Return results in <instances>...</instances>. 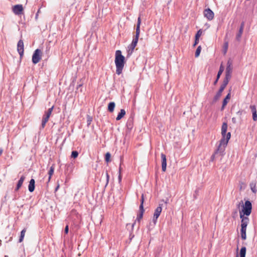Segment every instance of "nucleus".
I'll return each instance as SVG.
<instances>
[{
	"label": "nucleus",
	"mask_w": 257,
	"mask_h": 257,
	"mask_svg": "<svg viewBox=\"0 0 257 257\" xmlns=\"http://www.w3.org/2000/svg\"><path fill=\"white\" fill-rule=\"evenodd\" d=\"M115 64L116 66V73L120 75L122 73V69L125 64V58L121 54L120 50H117L115 54Z\"/></svg>",
	"instance_id": "f257e3e1"
},
{
	"label": "nucleus",
	"mask_w": 257,
	"mask_h": 257,
	"mask_svg": "<svg viewBox=\"0 0 257 257\" xmlns=\"http://www.w3.org/2000/svg\"><path fill=\"white\" fill-rule=\"evenodd\" d=\"M230 133L228 132L226 135V139H221L219 141V145L215 151L216 154H218V156L221 157H222L224 155V151L227 145L228 141L230 139Z\"/></svg>",
	"instance_id": "f03ea898"
},
{
	"label": "nucleus",
	"mask_w": 257,
	"mask_h": 257,
	"mask_svg": "<svg viewBox=\"0 0 257 257\" xmlns=\"http://www.w3.org/2000/svg\"><path fill=\"white\" fill-rule=\"evenodd\" d=\"M241 204H242V209L241 211H240L239 212L240 216L241 214L243 215V216L247 217L250 214L252 209V205L250 201L247 200L245 202V203L243 205V201H241L239 202L238 206Z\"/></svg>",
	"instance_id": "7ed1b4c3"
},
{
	"label": "nucleus",
	"mask_w": 257,
	"mask_h": 257,
	"mask_svg": "<svg viewBox=\"0 0 257 257\" xmlns=\"http://www.w3.org/2000/svg\"><path fill=\"white\" fill-rule=\"evenodd\" d=\"M141 24V19L139 17L138 19L137 25L136 28V36L133 39V41L130 45V49L133 51L136 47L139 40V37L140 34V25Z\"/></svg>",
	"instance_id": "20e7f679"
},
{
	"label": "nucleus",
	"mask_w": 257,
	"mask_h": 257,
	"mask_svg": "<svg viewBox=\"0 0 257 257\" xmlns=\"http://www.w3.org/2000/svg\"><path fill=\"white\" fill-rule=\"evenodd\" d=\"M240 218L241 219V237L243 240H245L246 238V227L249 222V218L248 217L243 216V215H240Z\"/></svg>",
	"instance_id": "39448f33"
},
{
	"label": "nucleus",
	"mask_w": 257,
	"mask_h": 257,
	"mask_svg": "<svg viewBox=\"0 0 257 257\" xmlns=\"http://www.w3.org/2000/svg\"><path fill=\"white\" fill-rule=\"evenodd\" d=\"M162 211V204H159V206H158L155 210V212L154 213L153 218V220H152L154 225H156L157 221V219H158V217H159V216L160 215V214H161Z\"/></svg>",
	"instance_id": "423d86ee"
},
{
	"label": "nucleus",
	"mask_w": 257,
	"mask_h": 257,
	"mask_svg": "<svg viewBox=\"0 0 257 257\" xmlns=\"http://www.w3.org/2000/svg\"><path fill=\"white\" fill-rule=\"evenodd\" d=\"M41 51L40 49H37L34 52L32 56V62L34 64L38 63L41 59Z\"/></svg>",
	"instance_id": "0eeeda50"
},
{
	"label": "nucleus",
	"mask_w": 257,
	"mask_h": 257,
	"mask_svg": "<svg viewBox=\"0 0 257 257\" xmlns=\"http://www.w3.org/2000/svg\"><path fill=\"white\" fill-rule=\"evenodd\" d=\"M17 51L19 53L20 58H22L24 55V42L22 40H20L17 44Z\"/></svg>",
	"instance_id": "6e6552de"
},
{
	"label": "nucleus",
	"mask_w": 257,
	"mask_h": 257,
	"mask_svg": "<svg viewBox=\"0 0 257 257\" xmlns=\"http://www.w3.org/2000/svg\"><path fill=\"white\" fill-rule=\"evenodd\" d=\"M232 72V63L230 61H228L227 63V67L225 70V77L231 78Z\"/></svg>",
	"instance_id": "1a4fd4ad"
},
{
	"label": "nucleus",
	"mask_w": 257,
	"mask_h": 257,
	"mask_svg": "<svg viewBox=\"0 0 257 257\" xmlns=\"http://www.w3.org/2000/svg\"><path fill=\"white\" fill-rule=\"evenodd\" d=\"M203 14L204 17L209 21L212 20L214 18V13L210 9H205Z\"/></svg>",
	"instance_id": "9d476101"
},
{
	"label": "nucleus",
	"mask_w": 257,
	"mask_h": 257,
	"mask_svg": "<svg viewBox=\"0 0 257 257\" xmlns=\"http://www.w3.org/2000/svg\"><path fill=\"white\" fill-rule=\"evenodd\" d=\"M23 8L22 5H17L14 6L13 11L16 15H19L22 14Z\"/></svg>",
	"instance_id": "9b49d317"
},
{
	"label": "nucleus",
	"mask_w": 257,
	"mask_h": 257,
	"mask_svg": "<svg viewBox=\"0 0 257 257\" xmlns=\"http://www.w3.org/2000/svg\"><path fill=\"white\" fill-rule=\"evenodd\" d=\"M227 126H228V125H227V124L226 122L223 123L222 126H221V136H222L221 139H226V135L227 134V133H226L227 130Z\"/></svg>",
	"instance_id": "f8f14e48"
},
{
	"label": "nucleus",
	"mask_w": 257,
	"mask_h": 257,
	"mask_svg": "<svg viewBox=\"0 0 257 257\" xmlns=\"http://www.w3.org/2000/svg\"><path fill=\"white\" fill-rule=\"evenodd\" d=\"M161 159H162V171L163 172H165L166 170V166H167V160H166V155L162 153L161 154Z\"/></svg>",
	"instance_id": "ddd939ff"
},
{
	"label": "nucleus",
	"mask_w": 257,
	"mask_h": 257,
	"mask_svg": "<svg viewBox=\"0 0 257 257\" xmlns=\"http://www.w3.org/2000/svg\"><path fill=\"white\" fill-rule=\"evenodd\" d=\"M35 188V181L34 179H31L29 182L28 190L30 192H33Z\"/></svg>",
	"instance_id": "4468645a"
},
{
	"label": "nucleus",
	"mask_w": 257,
	"mask_h": 257,
	"mask_svg": "<svg viewBox=\"0 0 257 257\" xmlns=\"http://www.w3.org/2000/svg\"><path fill=\"white\" fill-rule=\"evenodd\" d=\"M250 108L252 113V119L254 121L257 120V114L256 107L255 105H250Z\"/></svg>",
	"instance_id": "2eb2a0df"
},
{
	"label": "nucleus",
	"mask_w": 257,
	"mask_h": 257,
	"mask_svg": "<svg viewBox=\"0 0 257 257\" xmlns=\"http://www.w3.org/2000/svg\"><path fill=\"white\" fill-rule=\"evenodd\" d=\"M224 71V67L222 65L220 66L219 70L218 72L217 75V78L216 80L214 82V85H216L217 83L218 79H219L220 75L222 73L223 71Z\"/></svg>",
	"instance_id": "dca6fc26"
},
{
	"label": "nucleus",
	"mask_w": 257,
	"mask_h": 257,
	"mask_svg": "<svg viewBox=\"0 0 257 257\" xmlns=\"http://www.w3.org/2000/svg\"><path fill=\"white\" fill-rule=\"evenodd\" d=\"M25 179V177L24 175H23L21 177L20 179H19V180L17 183V187L15 189L16 191L20 189V188L22 186Z\"/></svg>",
	"instance_id": "f3484780"
},
{
	"label": "nucleus",
	"mask_w": 257,
	"mask_h": 257,
	"mask_svg": "<svg viewBox=\"0 0 257 257\" xmlns=\"http://www.w3.org/2000/svg\"><path fill=\"white\" fill-rule=\"evenodd\" d=\"M224 88H225L223 87V86H220V87L218 91L217 92L215 96H214V98L215 100L218 99L220 98V97L221 95L222 92L224 90Z\"/></svg>",
	"instance_id": "a211bd4d"
},
{
	"label": "nucleus",
	"mask_w": 257,
	"mask_h": 257,
	"mask_svg": "<svg viewBox=\"0 0 257 257\" xmlns=\"http://www.w3.org/2000/svg\"><path fill=\"white\" fill-rule=\"evenodd\" d=\"M49 118L47 117L45 115H43L42 120V124L40 127V129H43L45 127L46 123L48 122Z\"/></svg>",
	"instance_id": "6ab92c4d"
},
{
	"label": "nucleus",
	"mask_w": 257,
	"mask_h": 257,
	"mask_svg": "<svg viewBox=\"0 0 257 257\" xmlns=\"http://www.w3.org/2000/svg\"><path fill=\"white\" fill-rule=\"evenodd\" d=\"M145 210L144 208L143 209L139 208V213L138 214L136 221H138L140 222L141 219L143 218V214L144 213Z\"/></svg>",
	"instance_id": "aec40b11"
},
{
	"label": "nucleus",
	"mask_w": 257,
	"mask_h": 257,
	"mask_svg": "<svg viewBox=\"0 0 257 257\" xmlns=\"http://www.w3.org/2000/svg\"><path fill=\"white\" fill-rule=\"evenodd\" d=\"M125 114V110L123 109H120V111L118 113V114L116 118V119L117 120H119L121 119L124 116Z\"/></svg>",
	"instance_id": "412c9836"
},
{
	"label": "nucleus",
	"mask_w": 257,
	"mask_h": 257,
	"mask_svg": "<svg viewBox=\"0 0 257 257\" xmlns=\"http://www.w3.org/2000/svg\"><path fill=\"white\" fill-rule=\"evenodd\" d=\"M230 98V94L229 93L225 97V98L223 99V102H222V109L224 108L225 106L227 104L228 102V100Z\"/></svg>",
	"instance_id": "4be33fe9"
},
{
	"label": "nucleus",
	"mask_w": 257,
	"mask_h": 257,
	"mask_svg": "<svg viewBox=\"0 0 257 257\" xmlns=\"http://www.w3.org/2000/svg\"><path fill=\"white\" fill-rule=\"evenodd\" d=\"M115 104L114 102H110L108 104V110L112 112L113 111Z\"/></svg>",
	"instance_id": "5701e85b"
},
{
	"label": "nucleus",
	"mask_w": 257,
	"mask_h": 257,
	"mask_svg": "<svg viewBox=\"0 0 257 257\" xmlns=\"http://www.w3.org/2000/svg\"><path fill=\"white\" fill-rule=\"evenodd\" d=\"M26 232V228L23 229L21 231V235H20V238H19V242H22L23 241V239H24V238Z\"/></svg>",
	"instance_id": "b1692460"
},
{
	"label": "nucleus",
	"mask_w": 257,
	"mask_h": 257,
	"mask_svg": "<svg viewBox=\"0 0 257 257\" xmlns=\"http://www.w3.org/2000/svg\"><path fill=\"white\" fill-rule=\"evenodd\" d=\"M54 169H55L54 166L53 165H52L50 168V170L48 172V174H49L48 181H50V180L51 178V176H52V175L54 173Z\"/></svg>",
	"instance_id": "393cba45"
},
{
	"label": "nucleus",
	"mask_w": 257,
	"mask_h": 257,
	"mask_svg": "<svg viewBox=\"0 0 257 257\" xmlns=\"http://www.w3.org/2000/svg\"><path fill=\"white\" fill-rule=\"evenodd\" d=\"M250 187L252 192L254 193H256L257 190L256 189V184L254 182H251L250 183Z\"/></svg>",
	"instance_id": "a878e982"
},
{
	"label": "nucleus",
	"mask_w": 257,
	"mask_h": 257,
	"mask_svg": "<svg viewBox=\"0 0 257 257\" xmlns=\"http://www.w3.org/2000/svg\"><path fill=\"white\" fill-rule=\"evenodd\" d=\"M230 79V78H228L227 77H225L222 84L221 85V86H223V87L225 88L226 85L228 84L229 80Z\"/></svg>",
	"instance_id": "bb28decb"
},
{
	"label": "nucleus",
	"mask_w": 257,
	"mask_h": 257,
	"mask_svg": "<svg viewBox=\"0 0 257 257\" xmlns=\"http://www.w3.org/2000/svg\"><path fill=\"white\" fill-rule=\"evenodd\" d=\"M243 31H241V30L239 29V31H238V33H237L236 35L235 39L238 42L240 41V39H241V35H242V34L243 33Z\"/></svg>",
	"instance_id": "cd10ccee"
},
{
	"label": "nucleus",
	"mask_w": 257,
	"mask_h": 257,
	"mask_svg": "<svg viewBox=\"0 0 257 257\" xmlns=\"http://www.w3.org/2000/svg\"><path fill=\"white\" fill-rule=\"evenodd\" d=\"M53 108H54V106H52L51 108H49L48 109V110L45 112L44 115H45L47 117L49 118L50 115H51V113H52V112L53 111Z\"/></svg>",
	"instance_id": "c85d7f7f"
},
{
	"label": "nucleus",
	"mask_w": 257,
	"mask_h": 257,
	"mask_svg": "<svg viewBox=\"0 0 257 257\" xmlns=\"http://www.w3.org/2000/svg\"><path fill=\"white\" fill-rule=\"evenodd\" d=\"M201 50V46H199L197 47V48L196 50L195 53V57H198L199 56V55L200 54Z\"/></svg>",
	"instance_id": "c756f323"
},
{
	"label": "nucleus",
	"mask_w": 257,
	"mask_h": 257,
	"mask_svg": "<svg viewBox=\"0 0 257 257\" xmlns=\"http://www.w3.org/2000/svg\"><path fill=\"white\" fill-rule=\"evenodd\" d=\"M144 196L143 194L141 196V204L140 205V209H143L144 208Z\"/></svg>",
	"instance_id": "7c9ffc66"
},
{
	"label": "nucleus",
	"mask_w": 257,
	"mask_h": 257,
	"mask_svg": "<svg viewBox=\"0 0 257 257\" xmlns=\"http://www.w3.org/2000/svg\"><path fill=\"white\" fill-rule=\"evenodd\" d=\"M92 119L93 118H92V116H91L89 115H87V123L88 126H89L91 124V123L92 121Z\"/></svg>",
	"instance_id": "2f4dec72"
},
{
	"label": "nucleus",
	"mask_w": 257,
	"mask_h": 257,
	"mask_svg": "<svg viewBox=\"0 0 257 257\" xmlns=\"http://www.w3.org/2000/svg\"><path fill=\"white\" fill-rule=\"evenodd\" d=\"M246 253V247L243 246L242 247L240 250V255H245Z\"/></svg>",
	"instance_id": "473e14b6"
},
{
	"label": "nucleus",
	"mask_w": 257,
	"mask_h": 257,
	"mask_svg": "<svg viewBox=\"0 0 257 257\" xmlns=\"http://www.w3.org/2000/svg\"><path fill=\"white\" fill-rule=\"evenodd\" d=\"M78 156V153L76 151H73L71 153V157L73 158H76Z\"/></svg>",
	"instance_id": "72a5a7b5"
},
{
	"label": "nucleus",
	"mask_w": 257,
	"mask_h": 257,
	"mask_svg": "<svg viewBox=\"0 0 257 257\" xmlns=\"http://www.w3.org/2000/svg\"><path fill=\"white\" fill-rule=\"evenodd\" d=\"M110 154L109 153H107L105 154V160L106 162H109L110 161Z\"/></svg>",
	"instance_id": "f704fd0d"
},
{
	"label": "nucleus",
	"mask_w": 257,
	"mask_h": 257,
	"mask_svg": "<svg viewBox=\"0 0 257 257\" xmlns=\"http://www.w3.org/2000/svg\"><path fill=\"white\" fill-rule=\"evenodd\" d=\"M201 34H202V31H201V30H199L197 32V34L195 35V38H196V39H199V37H200Z\"/></svg>",
	"instance_id": "c9c22d12"
},
{
	"label": "nucleus",
	"mask_w": 257,
	"mask_h": 257,
	"mask_svg": "<svg viewBox=\"0 0 257 257\" xmlns=\"http://www.w3.org/2000/svg\"><path fill=\"white\" fill-rule=\"evenodd\" d=\"M228 43L227 42H225L224 44V54L226 53V51H227V50L228 49Z\"/></svg>",
	"instance_id": "e433bc0d"
},
{
	"label": "nucleus",
	"mask_w": 257,
	"mask_h": 257,
	"mask_svg": "<svg viewBox=\"0 0 257 257\" xmlns=\"http://www.w3.org/2000/svg\"><path fill=\"white\" fill-rule=\"evenodd\" d=\"M242 112H243V111L242 110H240L236 112V115L238 116L239 119H241V116Z\"/></svg>",
	"instance_id": "4c0bfd02"
},
{
	"label": "nucleus",
	"mask_w": 257,
	"mask_h": 257,
	"mask_svg": "<svg viewBox=\"0 0 257 257\" xmlns=\"http://www.w3.org/2000/svg\"><path fill=\"white\" fill-rule=\"evenodd\" d=\"M216 156H218V154H215V152H214V154L211 156V160L212 161H214V160L215 159V157H216Z\"/></svg>",
	"instance_id": "58836bf2"
},
{
	"label": "nucleus",
	"mask_w": 257,
	"mask_h": 257,
	"mask_svg": "<svg viewBox=\"0 0 257 257\" xmlns=\"http://www.w3.org/2000/svg\"><path fill=\"white\" fill-rule=\"evenodd\" d=\"M244 27V22H242L240 24L239 30H241V31H243Z\"/></svg>",
	"instance_id": "ea45409f"
},
{
	"label": "nucleus",
	"mask_w": 257,
	"mask_h": 257,
	"mask_svg": "<svg viewBox=\"0 0 257 257\" xmlns=\"http://www.w3.org/2000/svg\"><path fill=\"white\" fill-rule=\"evenodd\" d=\"M68 231H69V226H68V225H67L65 226V229H64V233H65V234H67L68 233Z\"/></svg>",
	"instance_id": "a19ab883"
},
{
	"label": "nucleus",
	"mask_w": 257,
	"mask_h": 257,
	"mask_svg": "<svg viewBox=\"0 0 257 257\" xmlns=\"http://www.w3.org/2000/svg\"><path fill=\"white\" fill-rule=\"evenodd\" d=\"M106 185L108 184V181H109V175L108 174V173L106 172Z\"/></svg>",
	"instance_id": "79ce46f5"
},
{
	"label": "nucleus",
	"mask_w": 257,
	"mask_h": 257,
	"mask_svg": "<svg viewBox=\"0 0 257 257\" xmlns=\"http://www.w3.org/2000/svg\"><path fill=\"white\" fill-rule=\"evenodd\" d=\"M231 121H232V123H233L234 124L236 123V118L235 117H232V119H231Z\"/></svg>",
	"instance_id": "37998d69"
},
{
	"label": "nucleus",
	"mask_w": 257,
	"mask_h": 257,
	"mask_svg": "<svg viewBox=\"0 0 257 257\" xmlns=\"http://www.w3.org/2000/svg\"><path fill=\"white\" fill-rule=\"evenodd\" d=\"M199 42V39H196L195 38V43L193 45L194 46H196Z\"/></svg>",
	"instance_id": "c03bdc74"
},
{
	"label": "nucleus",
	"mask_w": 257,
	"mask_h": 257,
	"mask_svg": "<svg viewBox=\"0 0 257 257\" xmlns=\"http://www.w3.org/2000/svg\"><path fill=\"white\" fill-rule=\"evenodd\" d=\"M118 179L119 182H120L121 181V174H119V175H118Z\"/></svg>",
	"instance_id": "a18cd8bd"
},
{
	"label": "nucleus",
	"mask_w": 257,
	"mask_h": 257,
	"mask_svg": "<svg viewBox=\"0 0 257 257\" xmlns=\"http://www.w3.org/2000/svg\"><path fill=\"white\" fill-rule=\"evenodd\" d=\"M121 170V164H120L119 168V174H120Z\"/></svg>",
	"instance_id": "49530a36"
},
{
	"label": "nucleus",
	"mask_w": 257,
	"mask_h": 257,
	"mask_svg": "<svg viewBox=\"0 0 257 257\" xmlns=\"http://www.w3.org/2000/svg\"><path fill=\"white\" fill-rule=\"evenodd\" d=\"M59 185H58L55 188V191H57V190L59 189Z\"/></svg>",
	"instance_id": "de8ad7c7"
},
{
	"label": "nucleus",
	"mask_w": 257,
	"mask_h": 257,
	"mask_svg": "<svg viewBox=\"0 0 257 257\" xmlns=\"http://www.w3.org/2000/svg\"><path fill=\"white\" fill-rule=\"evenodd\" d=\"M240 257H245V255H240Z\"/></svg>",
	"instance_id": "09e8293b"
},
{
	"label": "nucleus",
	"mask_w": 257,
	"mask_h": 257,
	"mask_svg": "<svg viewBox=\"0 0 257 257\" xmlns=\"http://www.w3.org/2000/svg\"><path fill=\"white\" fill-rule=\"evenodd\" d=\"M1 243H2V241H1V240H0V245H1Z\"/></svg>",
	"instance_id": "8fccbe9b"
},
{
	"label": "nucleus",
	"mask_w": 257,
	"mask_h": 257,
	"mask_svg": "<svg viewBox=\"0 0 257 257\" xmlns=\"http://www.w3.org/2000/svg\"><path fill=\"white\" fill-rule=\"evenodd\" d=\"M5 257H8V256L7 255H5Z\"/></svg>",
	"instance_id": "3c124183"
}]
</instances>
